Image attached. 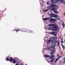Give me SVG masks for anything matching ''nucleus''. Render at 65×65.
Wrapping results in <instances>:
<instances>
[{
	"label": "nucleus",
	"mask_w": 65,
	"mask_h": 65,
	"mask_svg": "<svg viewBox=\"0 0 65 65\" xmlns=\"http://www.w3.org/2000/svg\"><path fill=\"white\" fill-rule=\"evenodd\" d=\"M51 52L50 53V54L52 56H50L51 58L50 59H51V62H53L54 61V60L55 59V57L54 55V53L56 52V50H55V49H51Z\"/></svg>",
	"instance_id": "1"
},
{
	"label": "nucleus",
	"mask_w": 65,
	"mask_h": 65,
	"mask_svg": "<svg viewBox=\"0 0 65 65\" xmlns=\"http://www.w3.org/2000/svg\"><path fill=\"white\" fill-rule=\"evenodd\" d=\"M51 8H52L51 9V10L53 11L54 10V12L55 13H58L59 12L58 11H56V5L52 4L51 5Z\"/></svg>",
	"instance_id": "2"
},
{
	"label": "nucleus",
	"mask_w": 65,
	"mask_h": 65,
	"mask_svg": "<svg viewBox=\"0 0 65 65\" xmlns=\"http://www.w3.org/2000/svg\"><path fill=\"white\" fill-rule=\"evenodd\" d=\"M22 31L23 32H30V30L28 29H22Z\"/></svg>",
	"instance_id": "3"
},
{
	"label": "nucleus",
	"mask_w": 65,
	"mask_h": 65,
	"mask_svg": "<svg viewBox=\"0 0 65 65\" xmlns=\"http://www.w3.org/2000/svg\"><path fill=\"white\" fill-rule=\"evenodd\" d=\"M52 38H53V39H56V40H55V43H57V37H52Z\"/></svg>",
	"instance_id": "4"
},
{
	"label": "nucleus",
	"mask_w": 65,
	"mask_h": 65,
	"mask_svg": "<svg viewBox=\"0 0 65 65\" xmlns=\"http://www.w3.org/2000/svg\"><path fill=\"white\" fill-rule=\"evenodd\" d=\"M56 19H51L50 20V22H52V23H54L55 22V21Z\"/></svg>",
	"instance_id": "5"
},
{
	"label": "nucleus",
	"mask_w": 65,
	"mask_h": 65,
	"mask_svg": "<svg viewBox=\"0 0 65 65\" xmlns=\"http://www.w3.org/2000/svg\"><path fill=\"white\" fill-rule=\"evenodd\" d=\"M54 28H56V30H59L60 29V28L58 27H57V25H55L54 26Z\"/></svg>",
	"instance_id": "6"
},
{
	"label": "nucleus",
	"mask_w": 65,
	"mask_h": 65,
	"mask_svg": "<svg viewBox=\"0 0 65 65\" xmlns=\"http://www.w3.org/2000/svg\"><path fill=\"white\" fill-rule=\"evenodd\" d=\"M51 44L52 45L54 46H57V44H56V43H55L54 42H52Z\"/></svg>",
	"instance_id": "7"
},
{
	"label": "nucleus",
	"mask_w": 65,
	"mask_h": 65,
	"mask_svg": "<svg viewBox=\"0 0 65 65\" xmlns=\"http://www.w3.org/2000/svg\"><path fill=\"white\" fill-rule=\"evenodd\" d=\"M51 2L54 4H56V0H51Z\"/></svg>",
	"instance_id": "8"
},
{
	"label": "nucleus",
	"mask_w": 65,
	"mask_h": 65,
	"mask_svg": "<svg viewBox=\"0 0 65 65\" xmlns=\"http://www.w3.org/2000/svg\"><path fill=\"white\" fill-rule=\"evenodd\" d=\"M55 25L54 24H49L48 25V26H53V27H55Z\"/></svg>",
	"instance_id": "9"
},
{
	"label": "nucleus",
	"mask_w": 65,
	"mask_h": 65,
	"mask_svg": "<svg viewBox=\"0 0 65 65\" xmlns=\"http://www.w3.org/2000/svg\"><path fill=\"white\" fill-rule=\"evenodd\" d=\"M50 16L51 18H54V14H53L51 13L50 14Z\"/></svg>",
	"instance_id": "10"
},
{
	"label": "nucleus",
	"mask_w": 65,
	"mask_h": 65,
	"mask_svg": "<svg viewBox=\"0 0 65 65\" xmlns=\"http://www.w3.org/2000/svg\"><path fill=\"white\" fill-rule=\"evenodd\" d=\"M12 62L14 64H15L17 63V61H16V60H15V59H14L13 60Z\"/></svg>",
	"instance_id": "11"
},
{
	"label": "nucleus",
	"mask_w": 65,
	"mask_h": 65,
	"mask_svg": "<svg viewBox=\"0 0 65 65\" xmlns=\"http://www.w3.org/2000/svg\"><path fill=\"white\" fill-rule=\"evenodd\" d=\"M9 60L10 62H12L13 61V58H10L9 59Z\"/></svg>",
	"instance_id": "12"
},
{
	"label": "nucleus",
	"mask_w": 65,
	"mask_h": 65,
	"mask_svg": "<svg viewBox=\"0 0 65 65\" xmlns=\"http://www.w3.org/2000/svg\"><path fill=\"white\" fill-rule=\"evenodd\" d=\"M54 46H54L52 45L51 46V48H53V49L52 50H55L56 52V50H55V49H54Z\"/></svg>",
	"instance_id": "13"
},
{
	"label": "nucleus",
	"mask_w": 65,
	"mask_h": 65,
	"mask_svg": "<svg viewBox=\"0 0 65 65\" xmlns=\"http://www.w3.org/2000/svg\"><path fill=\"white\" fill-rule=\"evenodd\" d=\"M58 16L57 14H54V17L53 18H58Z\"/></svg>",
	"instance_id": "14"
},
{
	"label": "nucleus",
	"mask_w": 65,
	"mask_h": 65,
	"mask_svg": "<svg viewBox=\"0 0 65 65\" xmlns=\"http://www.w3.org/2000/svg\"><path fill=\"white\" fill-rule=\"evenodd\" d=\"M43 20H44V21H46V20H49V18H43Z\"/></svg>",
	"instance_id": "15"
},
{
	"label": "nucleus",
	"mask_w": 65,
	"mask_h": 65,
	"mask_svg": "<svg viewBox=\"0 0 65 65\" xmlns=\"http://www.w3.org/2000/svg\"><path fill=\"white\" fill-rule=\"evenodd\" d=\"M62 25L63 27V28H64V27H65V24H64V23L63 22L62 23Z\"/></svg>",
	"instance_id": "16"
},
{
	"label": "nucleus",
	"mask_w": 65,
	"mask_h": 65,
	"mask_svg": "<svg viewBox=\"0 0 65 65\" xmlns=\"http://www.w3.org/2000/svg\"><path fill=\"white\" fill-rule=\"evenodd\" d=\"M14 31H16V32H18L19 31H20V29H14V30H13Z\"/></svg>",
	"instance_id": "17"
},
{
	"label": "nucleus",
	"mask_w": 65,
	"mask_h": 65,
	"mask_svg": "<svg viewBox=\"0 0 65 65\" xmlns=\"http://www.w3.org/2000/svg\"><path fill=\"white\" fill-rule=\"evenodd\" d=\"M50 57V56L48 55H45V58H48V57Z\"/></svg>",
	"instance_id": "18"
},
{
	"label": "nucleus",
	"mask_w": 65,
	"mask_h": 65,
	"mask_svg": "<svg viewBox=\"0 0 65 65\" xmlns=\"http://www.w3.org/2000/svg\"><path fill=\"white\" fill-rule=\"evenodd\" d=\"M53 31H56V28H55V27H53Z\"/></svg>",
	"instance_id": "19"
},
{
	"label": "nucleus",
	"mask_w": 65,
	"mask_h": 65,
	"mask_svg": "<svg viewBox=\"0 0 65 65\" xmlns=\"http://www.w3.org/2000/svg\"><path fill=\"white\" fill-rule=\"evenodd\" d=\"M47 50H51V47H47L46 48Z\"/></svg>",
	"instance_id": "20"
},
{
	"label": "nucleus",
	"mask_w": 65,
	"mask_h": 65,
	"mask_svg": "<svg viewBox=\"0 0 65 65\" xmlns=\"http://www.w3.org/2000/svg\"><path fill=\"white\" fill-rule=\"evenodd\" d=\"M52 41V40H47V42H51Z\"/></svg>",
	"instance_id": "21"
},
{
	"label": "nucleus",
	"mask_w": 65,
	"mask_h": 65,
	"mask_svg": "<svg viewBox=\"0 0 65 65\" xmlns=\"http://www.w3.org/2000/svg\"><path fill=\"white\" fill-rule=\"evenodd\" d=\"M6 61H9V58L8 57H7L6 59Z\"/></svg>",
	"instance_id": "22"
},
{
	"label": "nucleus",
	"mask_w": 65,
	"mask_h": 65,
	"mask_svg": "<svg viewBox=\"0 0 65 65\" xmlns=\"http://www.w3.org/2000/svg\"><path fill=\"white\" fill-rule=\"evenodd\" d=\"M61 45L63 49H65V47H64V46L63 45L61 44Z\"/></svg>",
	"instance_id": "23"
},
{
	"label": "nucleus",
	"mask_w": 65,
	"mask_h": 65,
	"mask_svg": "<svg viewBox=\"0 0 65 65\" xmlns=\"http://www.w3.org/2000/svg\"><path fill=\"white\" fill-rule=\"evenodd\" d=\"M53 29V27H50L49 28V29L50 30H52V29Z\"/></svg>",
	"instance_id": "24"
},
{
	"label": "nucleus",
	"mask_w": 65,
	"mask_h": 65,
	"mask_svg": "<svg viewBox=\"0 0 65 65\" xmlns=\"http://www.w3.org/2000/svg\"><path fill=\"white\" fill-rule=\"evenodd\" d=\"M59 60V58H57V59L55 61V63H56V62H57V61H58V60Z\"/></svg>",
	"instance_id": "25"
},
{
	"label": "nucleus",
	"mask_w": 65,
	"mask_h": 65,
	"mask_svg": "<svg viewBox=\"0 0 65 65\" xmlns=\"http://www.w3.org/2000/svg\"><path fill=\"white\" fill-rule=\"evenodd\" d=\"M56 33V32H51V34H53V35H54V34Z\"/></svg>",
	"instance_id": "26"
},
{
	"label": "nucleus",
	"mask_w": 65,
	"mask_h": 65,
	"mask_svg": "<svg viewBox=\"0 0 65 65\" xmlns=\"http://www.w3.org/2000/svg\"><path fill=\"white\" fill-rule=\"evenodd\" d=\"M29 32H30V33H34V31H33L32 30L30 31V30Z\"/></svg>",
	"instance_id": "27"
},
{
	"label": "nucleus",
	"mask_w": 65,
	"mask_h": 65,
	"mask_svg": "<svg viewBox=\"0 0 65 65\" xmlns=\"http://www.w3.org/2000/svg\"><path fill=\"white\" fill-rule=\"evenodd\" d=\"M57 45L58 46H59V41H57Z\"/></svg>",
	"instance_id": "28"
},
{
	"label": "nucleus",
	"mask_w": 65,
	"mask_h": 65,
	"mask_svg": "<svg viewBox=\"0 0 65 65\" xmlns=\"http://www.w3.org/2000/svg\"><path fill=\"white\" fill-rule=\"evenodd\" d=\"M47 10H48V9L44 10V12H46V11H47Z\"/></svg>",
	"instance_id": "29"
},
{
	"label": "nucleus",
	"mask_w": 65,
	"mask_h": 65,
	"mask_svg": "<svg viewBox=\"0 0 65 65\" xmlns=\"http://www.w3.org/2000/svg\"><path fill=\"white\" fill-rule=\"evenodd\" d=\"M56 0V2H60V0Z\"/></svg>",
	"instance_id": "30"
},
{
	"label": "nucleus",
	"mask_w": 65,
	"mask_h": 65,
	"mask_svg": "<svg viewBox=\"0 0 65 65\" xmlns=\"http://www.w3.org/2000/svg\"><path fill=\"white\" fill-rule=\"evenodd\" d=\"M46 4H47V5H50V2H48L46 3Z\"/></svg>",
	"instance_id": "31"
},
{
	"label": "nucleus",
	"mask_w": 65,
	"mask_h": 65,
	"mask_svg": "<svg viewBox=\"0 0 65 65\" xmlns=\"http://www.w3.org/2000/svg\"><path fill=\"white\" fill-rule=\"evenodd\" d=\"M61 43H63L64 42V41H61Z\"/></svg>",
	"instance_id": "32"
},
{
	"label": "nucleus",
	"mask_w": 65,
	"mask_h": 65,
	"mask_svg": "<svg viewBox=\"0 0 65 65\" xmlns=\"http://www.w3.org/2000/svg\"><path fill=\"white\" fill-rule=\"evenodd\" d=\"M47 43L48 44H50V42H47Z\"/></svg>",
	"instance_id": "33"
},
{
	"label": "nucleus",
	"mask_w": 65,
	"mask_h": 65,
	"mask_svg": "<svg viewBox=\"0 0 65 65\" xmlns=\"http://www.w3.org/2000/svg\"><path fill=\"white\" fill-rule=\"evenodd\" d=\"M61 56H59L58 58H61Z\"/></svg>",
	"instance_id": "34"
},
{
	"label": "nucleus",
	"mask_w": 65,
	"mask_h": 65,
	"mask_svg": "<svg viewBox=\"0 0 65 65\" xmlns=\"http://www.w3.org/2000/svg\"><path fill=\"white\" fill-rule=\"evenodd\" d=\"M65 57H64V58H62V59H63V60H64V59H65Z\"/></svg>",
	"instance_id": "35"
},
{
	"label": "nucleus",
	"mask_w": 65,
	"mask_h": 65,
	"mask_svg": "<svg viewBox=\"0 0 65 65\" xmlns=\"http://www.w3.org/2000/svg\"><path fill=\"white\" fill-rule=\"evenodd\" d=\"M54 36H57V34H54Z\"/></svg>",
	"instance_id": "36"
},
{
	"label": "nucleus",
	"mask_w": 65,
	"mask_h": 65,
	"mask_svg": "<svg viewBox=\"0 0 65 65\" xmlns=\"http://www.w3.org/2000/svg\"><path fill=\"white\" fill-rule=\"evenodd\" d=\"M61 1H62V2H63V1H64V0H61Z\"/></svg>",
	"instance_id": "37"
},
{
	"label": "nucleus",
	"mask_w": 65,
	"mask_h": 65,
	"mask_svg": "<svg viewBox=\"0 0 65 65\" xmlns=\"http://www.w3.org/2000/svg\"><path fill=\"white\" fill-rule=\"evenodd\" d=\"M48 62H50V60H48Z\"/></svg>",
	"instance_id": "38"
},
{
	"label": "nucleus",
	"mask_w": 65,
	"mask_h": 65,
	"mask_svg": "<svg viewBox=\"0 0 65 65\" xmlns=\"http://www.w3.org/2000/svg\"><path fill=\"white\" fill-rule=\"evenodd\" d=\"M15 65H19V64H16Z\"/></svg>",
	"instance_id": "39"
},
{
	"label": "nucleus",
	"mask_w": 65,
	"mask_h": 65,
	"mask_svg": "<svg viewBox=\"0 0 65 65\" xmlns=\"http://www.w3.org/2000/svg\"><path fill=\"white\" fill-rule=\"evenodd\" d=\"M64 4H65V1H64Z\"/></svg>",
	"instance_id": "40"
},
{
	"label": "nucleus",
	"mask_w": 65,
	"mask_h": 65,
	"mask_svg": "<svg viewBox=\"0 0 65 65\" xmlns=\"http://www.w3.org/2000/svg\"><path fill=\"white\" fill-rule=\"evenodd\" d=\"M64 15L65 16V13H64Z\"/></svg>",
	"instance_id": "41"
},
{
	"label": "nucleus",
	"mask_w": 65,
	"mask_h": 65,
	"mask_svg": "<svg viewBox=\"0 0 65 65\" xmlns=\"http://www.w3.org/2000/svg\"><path fill=\"white\" fill-rule=\"evenodd\" d=\"M20 65H23L22 64H20Z\"/></svg>",
	"instance_id": "42"
},
{
	"label": "nucleus",
	"mask_w": 65,
	"mask_h": 65,
	"mask_svg": "<svg viewBox=\"0 0 65 65\" xmlns=\"http://www.w3.org/2000/svg\"><path fill=\"white\" fill-rule=\"evenodd\" d=\"M61 53H62V54H63V52L62 51H61Z\"/></svg>",
	"instance_id": "43"
},
{
	"label": "nucleus",
	"mask_w": 65,
	"mask_h": 65,
	"mask_svg": "<svg viewBox=\"0 0 65 65\" xmlns=\"http://www.w3.org/2000/svg\"><path fill=\"white\" fill-rule=\"evenodd\" d=\"M63 39V38H61V40H62Z\"/></svg>",
	"instance_id": "44"
},
{
	"label": "nucleus",
	"mask_w": 65,
	"mask_h": 65,
	"mask_svg": "<svg viewBox=\"0 0 65 65\" xmlns=\"http://www.w3.org/2000/svg\"><path fill=\"white\" fill-rule=\"evenodd\" d=\"M57 56H59V55H57Z\"/></svg>",
	"instance_id": "45"
},
{
	"label": "nucleus",
	"mask_w": 65,
	"mask_h": 65,
	"mask_svg": "<svg viewBox=\"0 0 65 65\" xmlns=\"http://www.w3.org/2000/svg\"><path fill=\"white\" fill-rule=\"evenodd\" d=\"M64 43H65V40H64Z\"/></svg>",
	"instance_id": "46"
},
{
	"label": "nucleus",
	"mask_w": 65,
	"mask_h": 65,
	"mask_svg": "<svg viewBox=\"0 0 65 65\" xmlns=\"http://www.w3.org/2000/svg\"><path fill=\"white\" fill-rule=\"evenodd\" d=\"M17 63L18 64V63Z\"/></svg>",
	"instance_id": "47"
}]
</instances>
